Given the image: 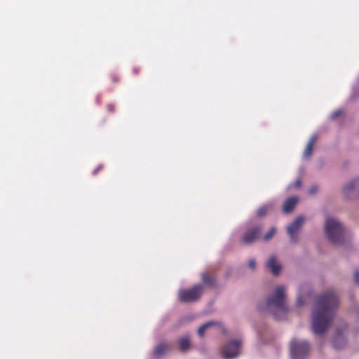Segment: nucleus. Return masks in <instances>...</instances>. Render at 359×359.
Returning <instances> with one entry per match:
<instances>
[{"label": "nucleus", "instance_id": "nucleus-4", "mask_svg": "<svg viewBox=\"0 0 359 359\" xmlns=\"http://www.w3.org/2000/svg\"><path fill=\"white\" fill-rule=\"evenodd\" d=\"M203 290V285H196L189 289L180 290L178 292V297L182 302H196L201 298Z\"/></svg>", "mask_w": 359, "mask_h": 359}, {"label": "nucleus", "instance_id": "nucleus-27", "mask_svg": "<svg viewBox=\"0 0 359 359\" xmlns=\"http://www.w3.org/2000/svg\"><path fill=\"white\" fill-rule=\"evenodd\" d=\"M301 184H302V182L300 180H297L295 183H294V185L297 188H299L301 187Z\"/></svg>", "mask_w": 359, "mask_h": 359}, {"label": "nucleus", "instance_id": "nucleus-22", "mask_svg": "<svg viewBox=\"0 0 359 359\" xmlns=\"http://www.w3.org/2000/svg\"><path fill=\"white\" fill-rule=\"evenodd\" d=\"M354 280L355 283L359 284V271L354 273Z\"/></svg>", "mask_w": 359, "mask_h": 359}, {"label": "nucleus", "instance_id": "nucleus-28", "mask_svg": "<svg viewBox=\"0 0 359 359\" xmlns=\"http://www.w3.org/2000/svg\"><path fill=\"white\" fill-rule=\"evenodd\" d=\"M134 72H135V74H137L139 71H138V69H134Z\"/></svg>", "mask_w": 359, "mask_h": 359}, {"label": "nucleus", "instance_id": "nucleus-14", "mask_svg": "<svg viewBox=\"0 0 359 359\" xmlns=\"http://www.w3.org/2000/svg\"><path fill=\"white\" fill-rule=\"evenodd\" d=\"M179 348L181 351H187L191 346V341L189 337H183L178 340Z\"/></svg>", "mask_w": 359, "mask_h": 359}, {"label": "nucleus", "instance_id": "nucleus-18", "mask_svg": "<svg viewBox=\"0 0 359 359\" xmlns=\"http://www.w3.org/2000/svg\"><path fill=\"white\" fill-rule=\"evenodd\" d=\"M339 339H341L342 345H344L346 344V341L343 338H341V334L337 333V334L336 335V337H334V341H333V346L336 348H340L341 347V346L337 344V341Z\"/></svg>", "mask_w": 359, "mask_h": 359}, {"label": "nucleus", "instance_id": "nucleus-17", "mask_svg": "<svg viewBox=\"0 0 359 359\" xmlns=\"http://www.w3.org/2000/svg\"><path fill=\"white\" fill-rule=\"evenodd\" d=\"M269 209H270V207L269 205H264V206L260 207L257 212V216L258 217L265 216L267 214V212H269Z\"/></svg>", "mask_w": 359, "mask_h": 359}, {"label": "nucleus", "instance_id": "nucleus-2", "mask_svg": "<svg viewBox=\"0 0 359 359\" xmlns=\"http://www.w3.org/2000/svg\"><path fill=\"white\" fill-rule=\"evenodd\" d=\"M266 305L276 319H280L278 313L285 314L288 310L285 301V287L283 285L276 287L274 294L266 299Z\"/></svg>", "mask_w": 359, "mask_h": 359}, {"label": "nucleus", "instance_id": "nucleus-16", "mask_svg": "<svg viewBox=\"0 0 359 359\" xmlns=\"http://www.w3.org/2000/svg\"><path fill=\"white\" fill-rule=\"evenodd\" d=\"M213 325H214L213 322H208V323H206L203 324V325H201L198 328V335L202 337L203 336L204 332L206 330V329Z\"/></svg>", "mask_w": 359, "mask_h": 359}, {"label": "nucleus", "instance_id": "nucleus-13", "mask_svg": "<svg viewBox=\"0 0 359 359\" xmlns=\"http://www.w3.org/2000/svg\"><path fill=\"white\" fill-rule=\"evenodd\" d=\"M316 141V135H313L312 137H311L303 154L304 158H309L311 157L313 152V146Z\"/></svg>", "mask_w": 359, "mask_h": 359}, {"label": "nucleus", "instance_id": "nucleus-15", "mask_svg": "<svg viewBox=\"0 0 359 359\" xmlns=\"http://www.w3.org/2000/svg\"><path fill=\"white\" fill-rule=\"evenodd\" d=\"M202 280L205 284L210 286H215V276L211 273H203L201 276Z\"/></svg>", "mask_w": 359, "mask_h": 359}, {"label": "nucleus", "instance_id": "nucleus-29", "mask_svg": "<svg viewBox=\"0 0 359 359\" xmlns=\"http://www.w3.org/2000/svg\"><path fill=\"white\" fill-rule=\"evenodd\" d=\"M113 80H114V81H118V79H117L116 77H114V78L113 79Z\"/></svg>", "mask_w": 359, "mask_h": 359}, {"label": "nucleus", "instance_id": "nucleus-23", "mask_svg": "<svg viewBox=\"0 0 359 359\" xmlns=\"http://www.w3.org/2000/svg\"><path fill=\"white\" fill-rule=\"evenodd\" d=\"M248 265H249L250 268H251L252 269H254L255 268V266H256V262H255V260H250L249 263H248Z\"/></svg>", "mask_w": 359, "mask_h": 359}, {"label": "nucleus", "instance_id": "nucleus-26", "mask_svg": "<svg viewBox=\"0 0 359 359\" xmlns=\"http://www.w3.org/2000/svg\"><path fill=\"white\" fill-rule=\"evenodd\" d=\"M309 192H310V194H314L315 193H316V192H317V187H313L310 189Z\"/></svg>", "mask_w": 359, "mask_h": 359}, {"label": "nucleus", "instance_id": "nucleus-21", "mask_svg": "<svg viewBox=\"0 0 359 359\" xmlns=\"http://www.w3.org/2000/svg\"><path fill=\"white\" fill-rule=\"evenodd\" d=\"M107 108L109 112H114L115 110V105L114 104H109L107 106Z\"/></svg>", "mask_w": 359, "mask_h": 359}, {"label": "nucleus", "instance_id": "nucleus-1", "mask_svg": "<svg viewBox=\"0 0 359 359\" xmlns=\"http://www.w3.org/2000/svg\"><path fill=\"white\" fill-rule=\"evenodd\" d=\"M338 304V297L333 290L326 291L316 297L311 316V330L315 334L321 335L327 330Z\"/></svg>", "mask_w": 359, "mask_h": 359}, {"label": "nucleus", "instance_id": "nucleus-12", "mask_svg": "<svg viewBox=\"0 0 359 359\" xmlns=\"http://www.w3.org/2000/svg\"><path fill=\"white\" fill-rule=\"evenodd\" d=\"M298 202V198L293 196L287 198L283 205V210L285 213L291 212Z\"/></svg>", "mask_w": 359, "mask_h": 359}, {"label": "nucleus", "instance_id": "nucleus-8", "mask_svg": "<svg viewBox=\"0 0 359 359\" xmlns=\"http://www.w3.org/2000/svg\"><path fill=\"white\" fill-rule=\"evenodd\" d=\"M343 194L346 198H355L359 195V179L350 182L343 189Z\"/></svg>", "mask_w": 359, "mask_h": 359}, {"label": "nucleus", "instance_id": "nucleus-5", "mask_svg": "<svg viewBox=\"0 0 359 359\" xmlns=\"http://www.w3.org/2000/svg\"><path fill=\"white\" fill-rule=\"evenodd\" d=\"M310 346L306 341L293 339L290 343L292 359H302L309 351Z\"/></svg>", "mask_w": 359, "mask_h": 359}, {"label": "nucleus", "instance_id": "nucleus-9", "mask_svg": "<svg viewBox=\"0 0 359 359\" xmlns=\"http://www.w3.org/2000/svg\"><path fill=\"white\" fill-rule=\"evenodd\" d=\"M303 221V217H299L287 227V233L290 235L291 240L294 242L297 241L296 234L300 229Z\"/></svg>", "mask_w": 359, "mask_h": 359}, {"label": "nucleus", "instance_id": "nucleus-7", "mask_svg": "<svg viewBox=\"0 0 359 359\" xmlns=\"http://www.w3.org/2000/svg\"><path fill=\"white\" fill-rule=\"evenodd\" d=\"M261 231L262 226L259 224L249 227L243 235L242 242L245 244H251L255 242L259 238Z\"/></svg>", "mask_w": 359, "mask_h": 359}, {"label": "nucleus", "instance_id": "nucleus-6", "mask_svg": "<svg viewBox=\"0 0 359 359\" xmlns=\"http://www.w3.org/2000/svg\"><path fill=\"white\" fill-rule=\"evenodd\" d=\"M241 341L239 340H234L226 344L222 351V357L226 359H230L236 357L239 354Z\"/></svg>", "mask_w": 359, "mask_h": 359}, {"label": "nucleus", "instance_id": "nucleus-11", "mask_svg": "<svg viewBox=\"0 0 359 359\" xmlns=\"http://www.w3.org/2000/svg\"><path fill=\"white\" fill-rule=\"evenodd\" d=\"M170 350V345L166 343H160L158 344L154 351L153 355L155 357L159 358L164 355L165 353H168Z\"/></svg>", "mask_w": 359, "mask_h": 359}, {"label": "nucleus", "instance_id": "nucleus-20", "mask_svg": "<svg viewBox=\"0 0 359 359\" xmlns=\"http://www.w3.org/2000/svg\"><path fill=\"white\" fill-rule=\"evenodd\" d=\"M342 114V111L341 110H337L335 111H334L332 114H331V118L332 120H335L337 119L339 116H340Z\"/></svg>", "mask_w": 359, "mask_h": 359}, {"label": "nucleus", "instance_id": "nucleus-19", "mask_svg": "<svg viewBox=\"0 0 359 359\" xmlns=\"http://www.w3.org/2000/svg\"><path fill=\"white\" fill-rule=\"evenodd\" d=\"M276 229L274 227L271 228L269 231L264 235V240L267 241L270 240L276 233Z\"/></svg>", "mask_w": 359, "mask_h": 359}, {"label": "nucleus", "instance_id": "nucleus-24", "mask_svg": "<svg viewBox=\"0 0 359 359\" xmlns=\"http://www.w3.org/2000/svg\"><path fill=\"white\" fill-rule=\"evenodd\" d=\"M103 168L102 165H98L93 172V175H96L100 170Z\"/></svg>", "mask_w": 359, "mask_h": 359}, {"label": "nucleus", "instance_id": "nucleus-25", "mask_svg": "<svg viewBox=\"0 0 359 359\" xmlns=\"http://www.w3.org/2000/svg\"><path fill=\"white\" fill-rule=\"evenodd\" d=\"M303 304H304V302H303L302 298L301 297H298L297 299V306H302V305H303Z\"/></svg>", "mask_w": 359, "mask_h": 359}, {"label": "nucleus", "instance_id": "nucleus-10", "mask_svg": "<svg viewBox=\"0 0 359 359\" xmlns=\"http://www.w3.org/2000/svg\"><path fill=\"white\" fill-rule=\"evenodd\" d=\"M266 267L271 270L273 274L278 275L280 270V265L276 262V257L272 255L269 257L266 264Z\"/></svg>", "mask_w": 359, "mask_h": 359}, {"label": "nucleus", "instance_id": "nucleus-3", "mask_svg": "<svg viewBox=\"0 0 359 359\" xmlns=\"http://www.w3.org/2000/svg\"><path fill=\"white\" fill-rule=\"evenodd\" d=\"M325 232L328 240L334 244L342 243L344 235V229L340 222L336 219L329 217L325 223Z\"/></svg>", "mask_w": 359, "mask_h": 359}]
</instances>
